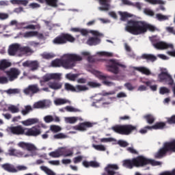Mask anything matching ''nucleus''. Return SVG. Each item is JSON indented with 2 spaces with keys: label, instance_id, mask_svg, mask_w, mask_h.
I'll use <instances>...</instances> for the list:
<instances>
[{
  "label": "nucleus",
  "instance_id": "f257e3e1",
  "mask_svg": "<svg viewBox=\"0 0 175 175\" xmlns=\"http://www.w3.org/2000/svg\"><path fill=\"white\" fill-rule=\"evenodd\" d=\"M126 31L132 35H143L147 31L155 32L157 27L146 21L130 20L125 27Z\"/></svg>",
  "mask_w": 175,
  "mask_h": 175
},
{
  "label": "nucleus",
  "instance_id": "f03ea898",
  "mask_svg": "<svg viewBox=\"0 0 175 175\" xmlns=\"http://www.w3.org/2000/svg\"><path fill=\"white\" fill-rule=\"evenodd\" d=\"M123 166L127 169H133V167H143L146 165L152 166H159L162 165L160 161H155L151 159H147L144 156L140 155L133 159L123 160Z\"/></svg>",
  "mask_w": 175,
  "mask_h": 175
},
{
  "label": "nucleus",
  "instance_id": "7ed1b4c3",
  "mask_svg": "<svg viewBox=\"0 0 175 175\" xmlns=\"http://www.w3.org/2000/svg\"><path fill=\"white\" fill-rule=\"evenodd\" d=\"M83 57L76 54H66L61 59H56L51 62L53 68H64V69H73L79 61H81Z\"/></svg>",
  "mask_w": 175,
  "mask_h": 175
},
{
  "label": "nucleus",
  "instance_id": "20e7f679",
  "mask_svg": "<svg viewBox=\"0 0 175 175\" xmlns=\"http://www.w3.org/2000/svg\"><path fill=\"white\" fill-rule=\"evenodd\" d=\"M169 152H175V139L164 143L163 147L155 153L154 158L161 159Z\"/></svg>",
  "mask_w": 175,
  "mask_h": 175
},
{
  "label": "nucleus",
  "instance_id": "39448f33",
  "mask_svg": "<svg viewBox=\"0 0 175 175\" xmlns=\"http://www.w3.org/2000/svg\"><path fill=\"white\" fill-rule=\"evenodd\" d=\"M112 131L119 135H125L128 136L131 135L132 132H136L137 131V126L132 124H124V125H115L111 127Z\"/></svg>",
  "mask_w": 175,
  "mask_h": 175
},
{
  "label": "nucleus",
  "instance_id": "423d86ee",
  "mask_svg": "<svg viewBox=\"0 0 175 175\" xmlns=\"http://www.w3.org/2000/svg\"><path fill=\"white\" fill-rule=\"evenodd\" d=\"M76 40V38L69 33H62L61 35L57 36L53 40V44H66L69 42L73 43Z\"/></svg>",
  "mask_w": 175,
  "mask_h": 175
},
{
  "label": "nucleus",
  "instance_id": "0eeeda50",
  "mask_svg": "<svg viewBox=\"0 0 175 175\" xmlns=\"http://www.w3.org/2000/svg\"><path fill=\"white\" fill-rule=\"evenodd\" d=\"M151 42L152 46L157 50H166V49H171L172 50H173V49H174L173 44H167L163 42H158L155 38H152Z\"/></svg>",
  "mask_w": 175,
  "mask_h": 175
},
{
  "label": "nucleus",
  "instance_id": "6e6552de",
  "mask_svg": "<svg viewBox=\"0 0 175 175\" xmlns=\"http://www.w3.org/2000/svg\"><path fill=\"white\" fill-rule=\"evenodd\" d=\"M111 62L112 64L109 66H107V70L108 72H111V73H113V75H118L120 72V68H118V66H120V68H125L126 66L124 64H121L120 62L111 59Z\"/></svg>",
  "mask_w": 175,
  "mask_h": 175
},
{
  "label": "nucleus",
  "instance_id": "1a4fd4ad",
  "mask_svg": "<svg viewBox=\"0 0 175 175\" xmlns=\"http://www.w3.org/2000/svg\"><path fill=\"white\" fill-rule=\"evenodd\" d=\"M62 75L59 73H50L46 74L42 77V79L40 81V84L42 87L44 85L45 83L50 81V80H61Z\"/></svg>",
  "mask_w": 175,
  "mask_h": 175
},
{
  "label": "nucleus",
  "instance_id": "9d476101",
  "mask_svg": "<svg viewBox=\"0 0 175 175\" xmlns=\"http://www.w3.org/2000/svg\"><path fill=\"white\" fill-rule=\"evenodd\" d=\"M8 132H10L12 135L15 136H22L25 135V128L21 125L11 126L8 127Z\"/></svg>",
  "mask_w": 175,
  "mask_h": 175
},
{
  "label": "nucleus",
  "instance_id": "9b49d317",
  "mask_svg": "<svg viewBox=\"0 0 175 175\" xmlns=\"http://www.w3.org/2000/svg\"><path fill=\"white\" fill-rule=\"evenodd\" d=\"M9 81H14V80L18 79V76H20L21 71L18 70V68H11L10 70L5 72Z\"/></svg>",
  "mask_w": 175,
  "mask_h": 175
},
{
  "label": "nucleus",
  "instance_id": "f8f14e48",
  "mask_svg": "<svg viewBox=\"0 0 175 175\" xmlns=\"http://www.w3.org/2000/svg\"><path fill=\"white\" fill-rule=\"evenodd\" d=\"M42 133L40 131V127L39 126H35L30 129L25 128V136H39Z\"/></svg>",
  "mask_w": 175,
  "mask_h": 175
},
{
  "label": "nucleus",
  "instance_id": "ddd939ff",
  "mask_svg": "<svg viewBox=\"0 0 175 175\" xmlns=\"http://www.w3.org/2000/svg\"><path fill=\"white\" fill-rule=\"evenodd\" d=\"M23 92L25 95H35V94L40 92V88H39V85L38 84L29 85L24 89Z\"/></svg>",
  "mask_w": 175,
  "mask_h": 175
},
{
  "label": "nucleus",
  "instance_id": "4468645a",
  "mask_svg": "<svg viewBox=\"0 0 175 175\" xmlns=\"http://www.w3.org/2000/svg\"><path fill=\"white\" fill-rule=\"evenodd\" d=\"M23 66H24V68H29L31 72H35V70H38V69H39L40 64L37 60H27L23 63Z\"/></svg>",
  "mask_w": 175,
  "mask_h": 175
},
{
  "label": "nucleus",
  "instance_id": "2eb2a0df",
  "mask_svg": "<svg viewBox=\"0 0 175 175\" xmlns=\"http://www.w3.org/2000/svg\"><path fill=\"white\" fill-rule=\"evenodd\" d=\"M92 126H94V123H92L91 122H84L73 126V129L75 131H87V128H92Z\"/></svg>",
  "mask_w": 175,
  "mask_h": 175
},
{
  "label": "nucleus",
  "instance_id": "dca6fc26",
  "mask_svg": "<svg viewBox=\"0 0 175 175\" xmlns=\"http://www.w3.org/2000/svg\"><path fill=\"white\" fill-rule=\"evenodd\" d=\"M18 51H20V44H12L9 46V55H16Z\"/></svg>",
  "mask_w": 175,
  "mask_h": 175
},
{
  "label": "nucleus",
  "instance_id": "f3484780",
  "mask_svg": "<svg viewBox=\"0 0 175 175\" xmlns=\"http://www.w3.org/2000/svg\"><path fill=\"white\" fill-rule=\"evenodd\" d=\"M98 2L101 6H103L98 8L99 10L107 11L110 10V2H111V0H98Z\"/></svg>",
  "mask_w": 175,
  "mask_h": 175
},
{
  "label": "nucleus",
  "instance_id": "a211bd4d",
  "mask_svg": "<svg viewBox=\"0 0 175 175\" xmlns=\"http://www.w3.org/2000/svg\"><path fill=\"white\" fill-rule=\"evenodd\" d=\"M166 124H167V122H157L153 126H146V128H148L149 129H155V130L164 129L165 126H166Z\"/></svg>",
  "mask_w": 175,
  "mask_h": 175
},
{
  "label": "nucleus",
  "instance_id": "6ab92c4d",
  "mask_svg": "<svg viewBox=\"0 0 175 175\" xmlns=\"http://www.w3.org/2000/svg\"><path fill=\"white\" fill-rule=\"evenodd\" d=\"M48 86L49 87V88H51V90H61V88H62V83L54 81L53 82H49Z\"/></svg>",
  "mask_w": 175,
  "mask_h": 175
},
{
  "label": "nucleus",
  "instance_id": "aec40b11",
  "mask_svg": "<svg viewBox=\"0 0 175 175\" xmlns=\"http://www.w3.org/2000/svg\"><path fill=\"white\" fill-rule=\"evenodd\" d=\"M83 165L85 167H99L100 166V164H99V163H98V161H83Z\"/></svg>",
  "mask_w": 175,
  "mask_h": 175
},
{
  "label": "nucleus",
  "instance_id": "412c9836",
  "mask_svg": "<svg viewBox=\"0 0 175 175\" xmlns=\"http://www.w3.org/2000/svg\"><path fill=\"white\" fill-rule=\"evenodd\" d=\"M100 43V40L98 37H90L87 41L88 46H96Z\"/></svg>",
  "mask_w": 175,
  "mask_h": 175
},
{
  "label": "nucleus",
  "instance_id": "4be33fe9",
  "mask_svg": "<svg viewBox=\"0 0 175 175\" xmlns=\"http://www.w3.org/2000/svg\"><path fill=\"white\" fill-rule=\"evenodd\" d=\"M39 122V119L38 118H29L26 120L22 121L23 125L25 126H29L33 125V124H38Z\"/></svg>",
  "mask_w": 175,
  "mask_h": 175
},
{
  "label": "nucleus",
  "instance_id": "5701e85b",
  "mask_svg": "<svg viewBox=\"0 0 175 175\" xmlns=\"http://www.w3.org/2000/svg\"><path fill=\"white\" fill-rule=\"evenodd\" d=\"M10 66H12L10 62H8L5 59L0 60V70H5L8 68H10Z\"/></svg>",
  "mask_w": 175,
  "mask_h": 175
},
{
  "label": "nucleus",
  "instance_id": "b1692460",
  "mask_svg": "<svg viewBox=\"0 0 175 175\" xmlns=\"http://www.w3.org/2000/svg\"><path fill=\"white\" fill-rule=\"evenodd\" d=\"M1 167L4 170H6V172H9L10 173H16L17 172V170L14 168V166H13L12 164L9 163H5L1 165Z\"/></svg>",
  "mask_w": 175,
  "mask_h": 175
},
{
  "label": "nucleus",
  "instance_id": "393cba45",
  "mask_svg": "<svg viewBox=\"0 0 175 175\" xmlns=\"http://www.w3.org/2000/svg\"><path fill=\"white\" fill-rule=\"evenodd\" d=\"M8 154L10 157H18V158H21L24 155L23 152L16 149H10Z\"/></svg>",
  "mask_w": 175,
  "mask_h": 175
},
{
  "label": "nucleus",
  "instance_id": "a878e982",
  "mask_svg": "<svg viewBox=\"0 0 175 175\" xmlns=\"http://www.w3.org/2000/svg\"><path fill=\"white\" fill-rule=\"evenodd\" d=\"M142 59H146L147 62H154V61H157V57L154 55L151 54H143L142 55Z\"/></svg>",
  "mask_w": 175,
  "mask_h": 175
},
{
  "label": "nucleus",
  "instance_id": "bb28decb",
  "mask_svg": "<svg viewBox=\"0 0 175 175\" xmlns=\"http://www.w3.org/2000/svg\"><path fill=\"white\" fill-rule=\"evenodd\" d=\"M19 52H21L23 55H26L27 54L32 53V49H31L29 46H21V45H20Z\"/></svg>",
  "mask_w": 175,
  "mask_h": 175
},
{
  "label": "nucleus",
  "instance_id": "cd10ccee",
  "mask_svg": "<svg viewBox=\"0 0 175 175\" xmlns=\"http://www.w3.org/2000/svg\"><path fill=\"white\" fill-rule=\"evenodd\" d=\"M133 68L135 70H137L138 72H140L146 76H150V75H151V71H150L148 68L146 67H134Z\"/></svg>",
  "mask_w": 175,
  "mask_h": 175
},
{
  "label": "nucleus",
  "instance_id": "c85d7f7f",
  "mask_svg": "<svg viewBox=\"0 0 175 175\" xmlns=\"http://www.w3.org/2000/svg\"><path fill=\"white\" fill-rule=\"evenodd\" d=\"M64 155V152L62 149H59L54 152H51L49 153V156L52 157V158H59V157Z\"/></svg>",
  "mask_w": 175,
  "mask_h": 175
},
{
  "label": "nucleus",
  "instance_id": "c756f323",
  "mask_svg": "<svg viewBox=\"0 0 175 175\" xmlns=\"http://www.w3.org/2000/svg\"><path fill=\"white\" fill-rule=\"evenodd\" d=\"M144 118L146 120V121L148 122V124H154L155 122V117L152 116V114H147L144 116Z\"/></svg>",
  "mask_w": 175,
  "mask_h": 175
},
{
  "label": "nucleus",
  "instance_id": "7c9ffc66",
  "mask_svg": "<svg viewBox=\"0 0 175 175\" xmlns=\"http://www.w3.org/2000/svg\"><path fill=\"white\" fill-rule=\"evenodd\" d=\"M38 35L37 31H26L23 33V37L28 38H35Z\"/></svg>",
  "mask_w": 175,
  "mask_h": 175
},
{
  "label": "nucleus",
  "instance_id": "2f4dec72",
  "mask_svg": "<svg viewBox=\"0 0 175 175\" xmlns=\"http://www.w3.org/2000/svg\"><path fill=\"white\" fill-rule=\"evenodd\" d=\"M170 77V75L169 73H167V72H161L159 75V79L161 81H166Z\"/></svg>",
  "mask_w": 175,
  "mask_h": 175
},
{
  "label": "nucleus",
  "instance_id": "473e14b6",
  "mask_svg": "<svg viewBox=\"0 0 175 175\" xmlns=\"http://www.w3.org/2000/svg\"><path fill=\"white\" fill-rule=\"evenodd\" d=\"M54 103L56 106H61V105L69 103V100L65 98H57L55 100Z\"/></svg>",
  "mask_w": 175,
  "mask_h": 175
},
{
  "label": "nucleus",
  "instance_id": "72a5a7b5",
  "mask_svg": "<svg viewBox=\"0 0 175 175\" xmlns=\"http://www.w3.org/2000/svg\"><path fill=\"white\" fill-rule=\"evenodd\" d=\"M33 109H44L46 103L44 101H38L33 104Z\"/></svg>",
  "mask_w": 175,
  "mask_h": 175
},
{
  "label": "nucleus",
  "instance_id": "f704fd0d",
  "mask_svg": "<svg viewBox=\"0 0 175 175\" xmlns=\"http://www.w3.org/2000/svg\"><path fill=\"white\" fill-rule=\"evenodd\" d=\"M45 3L51 8H58V0H45Z\"/></svg>",
  "mask_w": 175,
  "mask_h": 175
},
{
  "label": "nucleus",
  "instance_id": "c9c22d12",
  "mask_svg": "<svg viewBox=\"0 0 175 175\" xmlns=\"http://www.w3.org/2000/svg\"><path fill=\"white\" fill-rule=\"evenodd\" d=\"M88 88L83 85H77L75 86V92H83L84 91H88Z\"/></svg>",
  "mask_w": 175,
  "mask_h": 175
},
{
  "label": "nucleus",
  "instance_id": "e433bc0d",
  "mask_svg": "<svg viewBox=\"0 0 175 175\" xmlns=\"http://www.w3.org/2000/svg\"><path fill=\"white\" fill-rule=\"evenodd\" d=\"M79 77L78 74L68 73L66 75V78L70 81H76V79Z\"/></svg>",
  "mask_w": 175,
  "mask_h": 175
},
{
  "label": "nucleus",
  "instance_id": "4c0bfd02",
  "mask_svg": "<svg viewBox=\"0 0 175 175\" xmlns=\"http://www.w3.org/2000/svg\"><path fill=\"white\" fill-rule=\"evenodd\" d=\"M64 90H66V91H70V92H75L76 87L70 85V83H66L64 85Z\"/></svg>",
  "mask_w": 175,
  "mask_h": 175
},
{
  "label": "nucleus",
  "instance_id": "58836bf2",
  "mask_svg": "<svg viewBox=\"0 0 175 175\" xmlns=\"http://www.w3.org/2000/svg\"><path fill=\"white\" fill-rule=\"evenodd\" d=\"M32 110H33V109H32L31 105H26L25 109L21 111V113L23 116H27V114H29V112L32 111Z\"/></svg>",
  "mask_w": 175,
  "mask_h": 175
},
{
  "label": "nucleus",
  "instance_id": "ea45409f",
  "mask_svg": "<svg viewBox=\"0 0 175 175\" xmlns=\"http://www.w3.org/2000/svg\"><path fill=\"white\" fill-rule=\"evenodd\" d=\"M40 169H41V170L44 172V173H46V174H47V175H55V173L54 172H53V170L49 169L46 166H41Z\"/></svg>",
  "mask_w": 175,
  "mask_h": 175
},
{
  "label": "nucleus",
  "instance_id": "a19ab883",
  "mask_svg": "<svg viewBox=\"0 0 175 175\" xmlns=\"http://www.w3.org/2000/svg\"><path fill=\"white\" fill-rule=\"evenodd\" d=\"M144 84H146V85H147V87H150V90L152 91H157V88H158V86L157 85H151L152 84V82L151 81H144L143 82Z\"/></svg>",
  "mask_w": 175,
  "mask_h": 175
},
{
  "label": "nucleus",
  "instance_id": "79ce46f5",
  "mask_svg": "<svg viewBox=\"0 0 175 175\" xmlns=\"http://www.w3.org/2000/svg\"><path fill=\"white\" fill-rule=\"evenodd\" d=\"M146 2L151 3L152 5H165V1L163 0H146Z\"/></svg>",
  "mask_w": 175,
  "mask_h": 175
},
{
  "label": "nucleus",
  "instance_id": "37998d69",
  "mask_svg": "<svg viewBox=\"0 0 175 175\" xmlns=\"http://www.w3.org/2000/svg\"><path fill=\"white\" fill-rule=\"evenodd\" d=\"M5 92L8 94V95H16V94H20V90L19 89H8V90H5Z\"/></svg>",
  "mask_w": 175,
  "mask_h": 175
},
{
  "label": "nucleus",
  "instance_id": "c03bdc74",
  "mask_svg": "<svg viewBox=\"0 0 175 175\" xmlns=\"http://www.w3.org/2000/svg\"><path fill=\"white\" fill-rule=\"evenodd\" d=\"M156 18H157L159 21H165L166 20H169V17L167 16L162 15V14H157Z\"/></svg>",
  "mask_w": 175,
  "mask_h": 175
},
{
  "label": "nucleus",
  "instance_id": "a18cd8bd",
  "mask_svg": "<svg viewBox=\"0 0 175 175\" xmlns=\"http://www.w3.org/2000/svg\"><path fill=\"white\" fill-rule=\"evenodd\" d=\"M88 85L90 87V88H98V87H100V83L95 81H89L88 82Z\"/></svg>",
  "mask_w": 175,
  "mask_h": 175
},
{
  "label": "nucleus",
  "instance_id": "49530a36",
  "mask_svg": "<svg viewBox=\"0 0 175 175\" xmlns=\"http://www.w3.org/2000/svg\"><path fill=\"white\" fill-rule=\"evenodd\" d=\"M120 17H121L120 20L122 21H126V18L131 17V14H129L127 12H120Z\"/></svg>",
  "mask_w": 175,
  "mask_h": 175
},
{
  "label": "nucleus",
  "instance_id": "de8ad7c7",
  "mask_svg": "<svg viewBox=\"0 0 175 175\" xmlns=\"http://www.w3.org/2000/svg\"><path fill=\"white\" fill-rule=\"evenodd\" d=\"M97 77L99 80H106V79H113L111 76L103 75L102 72L97 73Z\"/></svg>",
  "mask_w": 175,
  "mask_h": 175
},
{
  "label": "nucleus",
  "instance_id": "09e8293b",
  "mask_svg": "<svg viewBox=\"0 0 175 175\" xmlns=\"http://www.w3.org/2000/svg\"><path fill=\"white\" fill-rule=\"evenodd\" d=\"M44 121L46 124H50V122H53V121H54V117H53L51 115L46 116L44 117Z\"/></svg>",
  "mask_w": 175,
  "mask_h": 175
},
{
  "label": "nucleus",
  "instance_id": "8fccbe9b",
  "mask_svg": "<svg viewBox=\"0 0 175 175\" xmlns=\"http://www.w3.org/2000/svg\"><path fill=\"white\" fill-rule=\"evenodd\" d=\"M93 147L97 151H105L106 150V147L104 145H95V144H93Z\"/></svg>",
  "mask_w": 175,
  "mask_h": 175
},
{
  "label": "nucleus",
  "instance_id": "3c124183",
  "mask_svg": "<svg viewBox=\"0 0 175 175\" xmlns=\"http://www.w3.org/2000/svg\"><path fill=\"white\" fill-rule=\"evenodd\" d=\"M65 109L67 111H69L70 113H77L78 111H80V109H77L70 106H67Z\"/></svg>",
  "mask_w": 175,
  "mask_h": 175
},
{
  "label": "nucleus",
  "instance_id": "603ef678",
  "mask_svg": "<svg viewBox=\"0 0 175 175\" xmlns=\"http://www.w3.org/2000/svg\"><path fill=\"white\" fill-rule=\"evenodd\" d=\"M50 129L55 133H57V132H61V127L59 126L52 125L51 126Z\"/></svg>",
  "mask_w": 175,
  "mask_h": 175
},
{
  "label": "nucleus",
  "instance_id": "864d4df0",
  "mask_svg": "<svg viewBox=\"0 0 175 175\" xmlns=\"http://www.w3.org/2000/svg\"><path fill=\"white\" fill-rule=\"evenodd\" d=\"M8 110L9 111H11V113H18V111H20L18 107H16L15 105L8 107Z\"/></svg>",
  "mask_w": 175,
  "mask_h": 175
},
{
  "label": "nucleus",
  "instance_id": "5fc2aeb1",
  "mask_svg": "<svg viewBox=\"0 0 175 175\" xmlns=\"http://www.w3.org/2000/svg\"><path fill=\"white\" fill-rule=\"evenodd\" d=\"M77 122V118H76V117H70L66 118V122H68V124H75Z\"/></svg>",
  "mask_w": 175,
  "mask_h": 175
},
{
  "label": "nucleus",
  "instance_id": "6e6d98bb",
  "mask_svg": "<svg viewBox=\"0 0 175 175\" xmlns=\"http://www.w3.org/2000/svg\"><path fill=\"white\" fill-rule=\"evenodd\" d=\"M166 122H167V124H169L170 125L175 124V115H173L170 118H167Z\"/></svg>",
  "mask_w": 175,
  "mask_h": 175
},
{
  "label": "nucleus",
  "instance_id": "4d7b16f0",
  "mask_svg": "<svg viewBox=\"0 0 175 175\" xmlns=\"http://www.w3.org/2000/svg\"><path fill=\"white\" fill-rule=\"evenodd\" d=\"M159 92L161 95H165V94H169V92H170V90L167 88L162 87L160 88Z\"/></svg>",
  "mask_w": 175,
  "mask_h": 175
},
{
  "label": "nucleus",
  "instance_id": "13d9d810",
  "mask_svg": "<svg viewBox=\"0 0 175 175\" xmlns=\"http://www.w3.org/2000/svg\"><path fill=\"white\" fill-rule=\"evenodd\" d=\"M159 175H175V168L170 171H165L161 172Z\"/></svg>",
  "mask_w": 175,
  "mask_h": 175
},
{
  "label": "nucleus",
  "instance_id": "bf43d9fd",
  "mask_svg": "<svg viewBox=\"0 0 175 175\" xmlns=\"http://www.w3.org/2000/svg\"><path fill=\"white\" fill-rule=\"evenodd\" d=\"M97 54L102 57H111L113 55V53L105 51L98 52Z\"/></svg>",
  "mask_w": 175,
  "mask_h": 175
},
{
  "label": "nucleus",
  "instance_id": "052dcab7",
  "mask_svg": "<svg viewBox=\"0 0 175 175\" xmlns=\"http://www.w3.org/2000/svg\"><path fill=\"white\" fill-rule=\"evenodd\" d=\"M118 144L120 145V147H128V146H129V144L126 142V141L121 139L118 142Z\"/></svg>",
  "mask_w": 175,
  "mask_h": 175
},
{
  "label": "nucleus",
  "instance_id": "680f3d73",
  "mask_svg": "<svg viewBox=\"0 0 175 175\" xmlns=\"http://www.w3.org/2000/svg\"><path fill=\"white\" fill-rule=\"evenodd\" d=\"M26 148L27 151H35L36 150V147L32 144H27Z\"/></svg>",
  "mask_w": 175,
  "mask_h": 175
},
{
  "label": "nucleus",
  "instance_id": "e2e57ef3",
  "mask_svg": "<svg viewBox=\"0 0 175 175\" xmlns=\"http://www.w3.org/2000/svg\"><path fill=\"white\" fill-rule=\"evenodd\" d=\"M54 139H65L66 137V135L65 134L60 133L58 134H56L53 136Z\"/></svg>",
  "mask_w": 175,
  "mask_h": 175
},
{
  "label": "nucleus",
  "instance_id": "0e129e2a",
  "mask_svg": "<svg viewBox=\"0 0 175 175\" xmlns=\"http://www.w3.org/2000/svg\"><path fill=\"white\" fill-rule=\"evenodd\" d=\"M6 18H9V14L0 12V20H6Z\"/></svg>",
  "mask_w": 175,
  "mask_h": 175
},
{
  "label": "nucleus",
  "instance_id": "69168bd1",
  "mask_svg": "<svg viewBox=\"0 0 175 175\" xmlns=\"http://www.w3.org/2000/svg\"><path fill=\"white\" fill-rule=\"evenodd\" d=\"M127 151H129V152H130L131 154H139L137 150L133 148V147H129L127 148Z\"/></svg>",
  "mask_w": 175,
  "mask_h": 175
},
{
  "label": "nucleus",
  "instance_id": "338daca9",
  "mask_svg": "<svg viewBox=\"0 0 175 175\" xmlns=\"http://www.w3.org/2000/svg\"><path fill=\"white\" fill-rule=\"evenodd\" d=\"M8 77H0V84H6L8 83Z\"/></svg>",
  "mask_w": 175,
  "mask_h": 175
},
{
  "label": "nucleus",
  "instance_id": "774afa93",
  "mask_svg": "<svg viewBox=\"0 0 175 175\" xmlns=\"http://www.w3.org/2000/svg\"><path fill=\"white\" fill-rule=\"evenodd\" d=\"M166 31L169 32L170 33H172L173 35H175V29L174 27H166Z\"/></svg>",
  "mask_w": 175,
  "mask_h": 175
}]
</instances>
